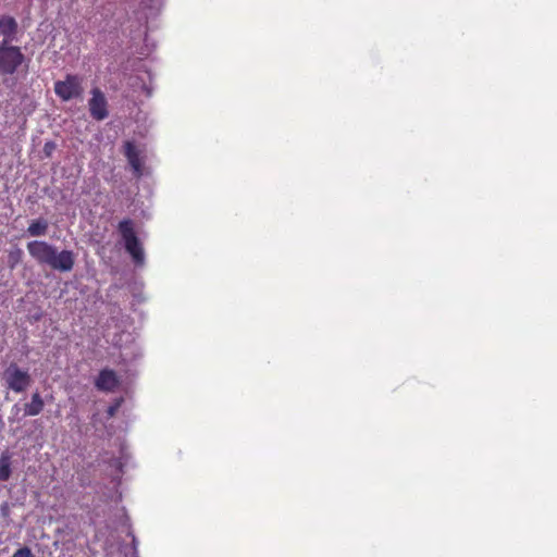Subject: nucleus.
<instances>
[{
  "mask_svg": "<svg viewBox=\"0 0 557 557\" xmlns=\"http://www.w3.org/2000/svg\"><path fill=\"white\" fill-rule=\"evenodd\" d=\"M27 251L39 264L48 265L60 272L71 271L75 263L73 251L64 249L58 252L53 245L44 240L29 242Z\"/></svg>",
  "mask_w": 557,
  "mask_h": 557,
  "instance_id": "1",
  "label": "nucleus"
},
{
  "mask_svg": "<svg viewBox=\"0 0 557 557\" xmlns=\"http://www.w3.org/2000/svg\"><path fill=\"white\" fill-rule=\"evenodd\" d=\"M1 380L8 389L16 394L26 392L33 383L29 372L20 368L15 362H11L3 370Z\"/></svg>",
  "mask_w": 557,
  "mask_h": 557,
  "instance_id": "2",
  "label": "nucleus"
},
{
  "mask_svg": "<svg viewBox=\"0 0 557 557\" xmlns=\"http://www.w3.org/2000/svg\"><path fill=\"white\" fill-rule=\"evenodd\" d=\"M117 230L124 240L125 249L131 255L133 261L136 264H143L145 253L140 242L136 236L133 221L131 219L122 220L117 225Z\"/></svg>",
  "mask_w": 557,
  "mask_h": 557,
  "instance_id": "3",
  "label": "nucleus"
},
{
  "mask_svg": "<svg viewBox=\"0 0 557 557\" xmlns=\"http://www.w3.org/2000/svg\"><path fill=\"white\" fill-rule=\"evenodd\" d=\"M25 62L21 48L12 45H0V75H13Z\"/></svg>",
  "mask_w": 557,
  "mask_h": 557,
  "instance_id": "4",
  "label": "nucleus"
},
{
  "mask_svg": "<svg viewBox=\"0 0 557 557\" xmlns=\"http://www.w3.org/2000/svg\"><path fill=\"white\" fill-rule=\"evenodd\" d=\"M82 82L78 75L67 74L63 81L54 83V92L62 101L79 98L83 94Z\"/></svg>",
  "mask_w": 557,
  "mask_h": 557,
  "instance_id": "5",
  "label": "nucleus"
},
{
  "mask_svg": "<svg viewBox=\"0 0 557 557\" xmlns=\"http://www.w3.org/2000/svg\"><path fill=\"white\" fill-rule=\"evenodd\" d=\"M91 98L88 100V110L90 116L96 121H103L109 116L108 100L103 91L95 87L90 91Z\"/></svg>",
  "mask_w": 557,
  "mask_h": 557,
  "instance_id": "6",
  "label": "nucleus"
},
{
  "mask_svg": "<svg viewBox=\"0 0 557 557\" xmlns=\"http://www.w3.org/2000/svg\"><path fill=\"white\" fill-rule=\"evenodd\" d=\"M124 156L126 157L129 165L132 166L134 174L139 177L143 174V163L140 158V151L133 141H125L123 145Z\"/></svg>",
  "mask_w": 557,
  "mask_h": 557,
  "instance_id": "7",
  "label": "nucleus"
},
{
  "mask_svg": "<svg viewBox=\"0 0 557 557\" xmlns=\"http://www.w3.org/2000/svg\"><path fill=\"white\" fill-rule=\"evenodd\" d=\"M119 385V379L113 370L103 369L99 372L95 386L102 392H112Z\"/></svg>",
  "mask_w": 557,
  "mask_h": 557,
  "instance_id": "8",
  "label": "nucleus"
},
{
  "mask_svg": "<svg viewBox=\"0 0 557 557\" xmlns=\"http://www.w3.org/2000/svg\"><path fill=\"white\" fill-rule=\"evenodd\" d=\"M17 28L18 25L14 17L9 15L1 16L0 34L3 36V40L0 45H10L15 39Z\"/></svg>",
  "mask_w": 557,
  "mask_h": 557,
  "instance_id": "9",
  "label": "nucleus"
},
{
  "mask_svg": "<svg viewBox=\"0 0 557 557\" xmlns=\"http://www.w3.org/2000/svg\"><path fill=\"white\" fill-rule=\"evenodd\" d=\"M45 400L41 394L36 391L32 394L30 400L23 405V417H35L42 412Z\"/></svg>",
  "mask_w": 557,
  "mask_h": 557,
  "instance_id": "10",
  "label": "nucleus"
},
{
  "mask_svg": "<svg viewBox=\"0 0 557 557\" xmlns=\"http://www.w3.org/2000/svg\"><path fill=\"white\" fill-rule=\"evenodd\" d=\"M49 224L46 219L33 220L27 227V234L33 237H40L47 234Z\"/></svg>",
  "mask_w": 557,
  "mask_h": 557,
  "instance_id": "11",
  "label": "nucleus"
},
{
  "mask_svg": "<svg viewBox=\"0 0 557 557\" xmlns=\"http://www.w3.org/2000/svg\"><path fill=\"white\" fill-rule=\"evenodd\" d=\"M11 454L9 451H3L0 455V481L5 482L10 479L12 474V461Z\"/></svg>",
  "mask_w": 557,
  "mask_h": 557,
  "instance_id": "12",
  "label": "nucleus"
},
{
  "mask_svg": "<svg viewBox=\"0 0 557 557\" xmlns=\"http://www.w3.org/2000/svg\"><path fill=\"white\" fill-rule=\"evenodd\" d=\"M23 251L20 248L11 250L8 255V265L14 269L22 261Z\"/></svg>",
  "mask_w": 557,
  "mask_h": 557,
  "instance_id": "13",
  "label": "nucleus"
},
{
  "mask_svg": "<svg viewBox=\"0 0 557 557\" xmlns=\"http://www.w3.org/2000/svg\"><path fill=\"white\" fill-rule=\"evenodd\" d=\"M12 557H35L30 548L27 546L18 548Z\"/></svg>",
  "mask_w": 557,
  "mask_h": 557,
  "instance_id": "14",
  "label": "nucleus"
},
{
  "mask_svg": "<svg viewBox=\"0 0 557 557\" xmlns=\"http://www.w3.org/2000/svg\"><path fill=\"white\" fill-rule=\"evenodd\" d=\"M54 149H55V144L53 141H47L44 146V152L47 157H50Z\"/></svg>",
  "mask_w": 557,
  "mask_h": 557,
  "instance_id": "15",
  "label": "nucleus"
},
{
  "mask_svg": "<svg viewBox=\"0 0 557 557\" xmlns=\"http://www.w3.org/2000/svg\"><path fill=\"white\" fill-rule=\"evenodd\" d=\"M11 411L14 414H18V412L21 411V408H20L18 404L13 405Z\"/></svg>",
  "mask_w": 557,
  "mask_h": 557,
  "instance_id": "16",
  "label": "nucleus"
}]
</instances>
